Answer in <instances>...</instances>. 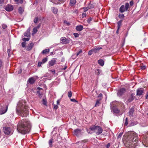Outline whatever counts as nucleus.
I'll list each match as a JSON object with an SVG mask.
<instances>
[{"label":"nucleus","mask_w":148,"mask_h":148,"mask_svg":"<svg viewBox=\"0 0 148 148\" xmlns=\"http://www.w3.org/2000/svg\"><path fill=\"white\" fill-rule=\"evenodd\" d=\"M31 127L30 122L27 119L20 121L17 125V130L22 134H25L29 133Z\"/></svg>","instance_id":"nucleus-1"},{"label":"nucleus","mask_w":148,"mask_h":148,"mask_svg":"<svg viewBox=\"0 0 148 148\" xmlns=\"http://www.w3.org/2000/svg\"><path fill=\"white\" fill-rule=\"evenodd\" d=\"M28 107L26 105V102L24 100H21L18 103L16 109V112L21 116L26 117L28 114Z\"/></svg>","instance_id":"nucleus-2"},{"label":"nucleus","mask_w":148,"mask_h":148,"mask_svg":"<svg viewBox=\"0 0 148 148\" xmlns=\"http://www.w3.org/2000/svg\"><path fill=\"white\" fill-rule=\"evenodd\" d=\"M128 138H130V139L129 141L127 142L128 145L130 147H135L136 145V144L138 142L137 134L134 131L130 132L129 133Z\"/></svg>","instance_id":"nucleus-3"},{"label":"nucleus","mask_w":148,"mask_h":148,"mask_svg":"<svg viewBox=\"0 0 148 148\" xmlns=\"http://www.w3.org/2000/svg\"><path fill=\"white\" fill-rule=\"evenodd\" d=\"M90 129L93 132H95L97 135H100L103 132L102 128L99 126H92L90 127Z\"/></svg>","instance_id":"nucleus-4"},{"label":"nucleus","mask_w":148,"mask_h":148,"mask_svg":"<svg viewBox=\"0 0 148 148\" xmlns=\"http://www.w3.org/2000/svg\"><path fill=\"white\" fill-rule=\"evenodd\" d=\"M129 3H125V6L124 5H122L120 8L119 11L121 13H123L125 11H129Z\"/></svg>","instance_id":"nucleus-5"},{"label":"nucleus","mask_w":148,"mask_h":148,"mask_svg":"<svg viewBox=\"0 0 148 148\" xmlns=\"http://www.w3.org/2000/svg\"><path fill=\"white\" fill-rule=\"evenodd\" d=\"M0 113L1 114H5L7 111L8 109V105H6L3 103L0 104Z\"/></svg>","instance_id":"nucleus-6"},{"label":"nucleus","mask_w":148,"mask_h":148,"mask_svg":"<svg viewBox=\"0 0 148 148\" xmlns=\"http://www.w3.org/2000/svg\"><path fill=\"white\" fill-rule=\"evenodd\" d=\"M70 42V39L66 38L65 37H62L60 39V42L63 44L69 43Z\"/></svg>","instance_id":"nucleus-7"},{"label":"nucleus","mask_w":148,"mask_h":148,"mask_svg":"<svg viewBox=\"0 0 148 148\" xmlns=\"http://www.w3.org/2000/svg\"><path fill=\"white\" fill-rule=\"evenodd\" d=\"M73 134L75 136L78 137L82 134V130L78 128L75 129L74 131Z\"/></svg>","instance_id":"nucleus-8"},{"label":"nucleus","mask_w":148,"mask_h":148,"mask_svg":"<svg viewBox=\"0 0 148 148\" xmlns=\"http://www.w3.org/2000/svg\"><path fill=\"white\" fill-rule=\"evenodd\" d=\"M135 98V94L134 93H132L130 95L128 96V100L127 101V103H129L132 101Z\"/></svg>","instance_id":"nucleus-9"},{"label":"nucleus","mask_w":148,"mask_h":148,"mask_svg":"<svg viewBox=\"0 0 148 148\" xmlns=\"http://www.w3.org/2000/svg\"><path fill=\"white\" fill-rule=\"evenodd\" d=\"M4 130V133L6 135H9L10 134L11 130L10 127H3Z\"/></svg>","instance_id":"nucleus-10"},{"label":"nucleus","mask_w":148,"mask_h":148,"mask_svg":"<svg viewBox=\"0 0 148 148\" xmlns=\"http://www.w3.org/2000/svg\"><path fill=\"white\" fill-rule=\"evenodd\" d=\"M126 90L125 88H120L117 92V94L118 96H121L125 92Z\"/></svg>","instance_id":"nucleus-11"},{"label":"nucleus","mask_w":148,"mask_h":148,"mask_svg":"<svg viewBox=\"0 0 148 148\" xmlns=\"http://www.w3.org/2000/svg\"><path fill=\"white\" fill-rule=\"evenodd\" d=\"M57 60L56 58H53L48 63V64L50 66H53L55 64H56V61Z\"/></svg>","instance_id":"nucleus-12"},{"label":"nucleus","mask_w":148,"mask_h":148,"mask_svg":"<svg viewBox=\"0 0 148 148\" xmlns=\"http://www.w3.org/2000/svg\"><path fill=\"white\" fill-rule=\"evenodd\" d=\"M14 8L12 5L11 4H8L6 7L5 9L7 11H11Z\"/></svg>","instance_id":"nucleus-13"},{"label":"nucleus","mask_w":148,"mask_h":148,"mask_svg":"<svg viewBox=\"0 0 148 148\" xmlns=\"http://www.w3.org/2000/svg\"><path fill=\"white\" fill-rule=\"evenodd\" d=\"M30 27H29L27 29V31L24 33V35L25 36L29 37L30 34Z\"/></svg>","instance_id":"nucleus-14"},{"label":"nucleus","mask_w":148,"mask_h":148,"mask_svg":"<svg viewBox=\"0 0 148 148\" xmlns=\"http://www.w3.org/2000/svg\"><path fill=\"white\" fill-rule=\"evenodd\" d=\"M143 92V89L141 88L138 89L137 90L136 95H141Z\"/></svg>","instance_id":"nucleus-15"},{"label":"nucleus","mask_w":148,"mask_h":148,"mask_svg":"<svg viewBox=\"0 0 148 148\" xmlns=\"http://www.w3.org/2000/svg\"><path fill=\"white\" fill-rule=\"evenodd\" d=\"M35 81L36 80L34 77H31L28 79L27 82L30 84H33Z\"/></svg>","instance_id":"nucleus-16"},{"label":"nucleus","mask_w":148,"mask_h":148,"mask_svg":"<svg viewBox=\"0 0 148 148\" xmlns=\"http://www.w3.org/2000/svg\"><path fill=\"white\" fill-rule=\"evenodd\" d=\"M34 44L33 42H31L29 44L27 47L26 49L27 51L31 50L34 46Z\"/></svg>","instance_id":"nucleus-17"},{"label":"nucleus","mask_w":148,"mask_h":148,"mask_svg":"<svg viewBox=\"0 0 148 148\" xmlns=\"http://www.w3.org/2000/svg\"><path fill=\"white\" fill-rule=\"evenodd\" d=\"M77 2L76 0H70L69 5L71 6H73L75 5Z\"/></svg>","instance_id":"nucleus-18"},{"label":"nucleus","mask_w":148,"mask_h":148,"mask_svg":"<svg viewBox=\"0 0 148 148\" xmlns=\"http://www.w3.org/2000/svg\"><path fill=\"white\" fill-rule=\"evenodd\" d=\"M83 26L82 25H79L78 26H77L76 27V29L78 31H81L83 29Z\"/></svg>","instance_id":"nucleus-19"},{"label":"nucleus","mask_w":148,"mask_h":148,"mask_svg":"<svg viewBox=\"0 0 148 148\" xmlns=\"http://www.w3.org/2000/svg\"><path fill=\"white\" fill-rule=\"evenodd\" d=\"M102 49V48L100 47H97L96 48L92 49L94 53H96L98 52V51H99L101 49Z\"/></svg>","instance_id":"nucleus-20"},{"label":"nucleus","mask_w":148,"mask_h":148,"mask_svg":"<svg viewBox=\"0 0 148 148\" xmlns=\"http://www.w3.org/2000/svg\"><path fill=\"white\" fill-rule=\"evenodd\" d=\"M51 10L52 12L54 14H56L58 12V9L57 8L53 7L51 8Z\"/></svg>","instance_id":"nucleus-21"},{"label":"nucleus","mask_w":148,"mask_h":148,"mask_svg":"<svg viewBox=\"0 0 148 148\" xmlns=\"http://www.w3.org/2000/svg\"><path fill=\"white\" fill-rule=\"evenodd\" d=\"M98 63L101 66H103L104 64V61L102 59H100L98 61Z\"/></svg>","instance_id":"nucleus-22"},{"label":"nucleus","mask_w":148,"mask_h":148,"mask_svg":"<svg viewBox=\"0 0 148 148\" xmlns=\"http://www.w3.org/2000/svg\"><path fill=\"white\" fill-rule=\"evenodd\" d=\"M134 110L133 109L131 108L129 112V114L130 116H133Z\"/></svg>","instance_id":"nucleus-23"},{"label":"nucleus","mask_w":148,"mask_h":148,"mask_svg":"<svg viewBox=\"0 0 148 148\" xmlns=\"http://www.w3.org/2000/svg\"><path fill=\"white\" fill-rule=\"evenodd\" d=\"M95 4L94 3H92L90 2L88 6V8L89 9L92 8H94L95 6Z\"/></svg>","instance_id":"nucleus-24"},{"label":"nucleus","mask_w":148,"mask_h":148,"mask_svg":"<svg viewBox=\"0 0 148 148\" xmlns=\"http://www.w3.org/2000/svg\"><path fill=\"white\" fill-rule=\"evenodd\" d=\"M122 21L123 20L121 19L117 22L118 28V29H119L121 26Z\"/></svg>","instance_id":"nucleus-25"},{"label":"nucleus","mask_w":148,"mask_h":148,"mask_svg":"<svg viewBox=\"0 0 148 148\" xmlns=\"http://www.w3.org/2000/svg\"><path fill=\"white\" fill-rule=\"evenodd\" d=\"M49 51V49H47L43 50L42 52V53L43 54H47Z\"/></svg>","instance_id":"nucleus-26"},{"label":"nucleus","mask_w":148,"mask_h":148,"mask_svg":"<svg viewBox=\"0 0 148 148\" xmlns=\"http://www.w3.org/2000/svg\"><path fill=\"white\" fill-rule=\"evenodd\" d=\"M101 99H97V100L95 104V107H97L99 106V105L101 104V102H100V101Z\"/></svg>","instance_id":"nucleus-27"},{"label":"nucleus","mask_w":148,"mask_h":148,"mask_svg":"<svg viewBox=\"0 0 148 148\" xmlns=\"http://www.w3.org/2000/svg\"><path fill=\"white\" fill-rule=\"evenodd\" d=\"M24 9L21 7H20L19 8L18 11V12L20 14H21L24 11Z\"/></svg>","instance_id":"nucleus-28"},{"label":"nucleus","mask_w":148,"mask_h":148,"mask_svg":"<svg viewBox=\"0 0 148 148\" xmlns=\"http://www.w3.org/2000/svg\"><path fill=\"white\" fill-rule=\"evenodd\" d=\"M113 110L114 112L116 113H119L120 112L119 110L116 108H114L113 109Z\"/></svg>","instance_id":"nucleus-29"},{"label":"nucleus","mask_w":148,"mask_h":148,"mask_svg":"<svg viewBox=\"0 0 148 148\" xmlns=\"http://www.w3.org/2000/svg\"><path fill=\"white\" fill-rule=\"evenodd\" d=\"M53 142V139H51L49 140V144L50 147H52V143Z\"/></svg>","instance_id":"nucleus-30"},{"label":"nucleus","mask_w":148,"mask_h":148,"mask_svg":"<svg viewBox=\"0 0 148 148\" xmlns=\"http://www.w3.org/2000/svg\"><path fill=\"white\" fill-rule=\"evenodd\" d=\"M118 17L120 19H122L124 18L125 16L123 14H119Z\"/></svg>","instance_id":"nucleus-31"},{"label":"nucleus","mask_w":148,"mask_h":148,"mask_svg":"<svg viewBox=\"0 0 148 148\" xmlns=\"http://www.w3.org/2000/svg\"><path fill=\"white\" fill-rule=\"evenodd\" d=\"M100 71H100V70H99L98 69H97L95 70V73L97 75H98L100 74Z\"/></svg>","instance_id":"nucleus-32"},{"label":"nucleus","mask_w":148,"mask_h":148,"mask_svg":"<svg viewBox=\"0 0 148 148\" xmlns=\"http://www.w3.org/2000/svg\"><path fill=\"white\" fill-rule=\"evenodd\" d=\"M42 102L43 104L45 106H47V101L45 99H43L42 100Z\"/></svg>","instance_id":"nucleus-33"},{"label":"nucleus","mask_w":148,"mask_h":148,"mask_svg":"<svg viewBox=\"0 0 148 148\" xmlns=\"http://www.w3.org/2000/svg\"><path fill=\"white\" fill-rule=\"evenodd\" d=\"M37 29L35 27L33 29V33L32 34H35L38 31Z\"/></svg>","instance_id":"nucleus-34"},{"label":"nucleus","mask_w":148,"mask_h":148,"mask_svg":"<svg viewBox=\"0 0 148 148\" xmlns=\"http://www.w3.org/2000/svg\"><path fill=\"white\" fill-rule=\"evenodd\" d=\"M72 93L71 91H69L68 92L67 95L68 96L69 98H71L72 96Z\"/></svg>","instance_id":"nucleus-35"},{"label":"nucleus","mask_w":148,"mask_h":148,"mask_svg":"<svg viewBox=\"0 0 148 148\" xmlns=\"http://www.w3.org/2000/svg\"><path fill=\"white\" fill-rule=\"evenodd\" d=\"M47 61V58H45L42 59V63H45Z\"/></svg>","instance_id":"nucleus-36"},{"label":"nucleus","mask_w":148,"mask_h":148,"mask_svg":"<svg viewBox=\"0 0 148 148\" xmlns=\"http://www.w3.org/2000/svg\"><path fill=\"white\" fill-rule=\"evenodd\" d=\"M38 20V17H36L34 20V22L35 23H37Z\"/></svg>","instance_id":"nucleus-37"},{"label":"nucleus","mask_w":148,"mask_h":148,"mask_svg":"<svg viewBox=\"0 0 148 148\" xmlns=\"http://www.w3.org/2000/svg\"><path fill=\"white\" fill-rule=\"evenodd\" d=\"M92 18L91 17H89V18L87 20V22L88 23H90L91 21L92 20Z\"/></svg>","instance_id":"nucleus-38"},{"label":"nucleus","mask_w":148,"mask_h":148,"mask_svg":"<svg viewBox=\"0 0 148 148\" xmlns=\"http://www.w3.org/2000/svg\"><path fill=\"white\" fill-rule=\"evenodd\" d=\"M2 28L3 29H6L7 27V25L4 24H2Z\"/></svg>","instance_id":"nucleus-39"},{"label":"nucleus","mask_w":148,"mask_h":148,"mask_svg":"<svg viewBox=\"0 0 148 148\" xmlns=\"http://www.w3.org/2000/svg\"><path fill=\"white\" fill-rule=\"evenodd\" d=\"M93 52V51L92 49H91L89 51L88 53V55H91L92 54V53Z\"/></svg>","instance_id":"nucleus-40"},{"label":"nucleus","mask_w":148,"mask_h":148,"mask_svg":"<svg viewBox=\"0 0 148 148\" xmlns=\"http://www.w3.org/2000/svg\"><path fill=\"white\" fill-rule=\"evenodd\" d=\"M29 40V38H23L22 39V40L24 41V42H25L26 41H28Z\"/></svg>","instance_id":"nucleus-41"},{"label":"nucleus","mask_w":148,"mask_h":148,"mask_svg":"<svg viewBox=\"0 0 148 148\" xmlns=\"http://www.w3.org/2000/svg\"><path fill=\"white\" fill-rule=\"evenodd\" d=\"M83 9H84V12H86L89 9L88 7V6L87 7H84L83 8Z\"/></svg>","instance_id":"nucleus-42"},{"label":"nucleus","mask_w":148,"mask_h":148,"mask_svg":"<svg viewBox=\"0 0 148 148\" xmlns=\"http://www.w3.org/2000/svg\"><path fill=\"white\" fill-rule=\"evenodd\" d=\"M22 46L23 47H25L26 45V43L25 42H23L21 43Z\"/></svg>","instance_id":"nucleus-43"},{"label":"nucleus","mask_w":148,"mask_h":148,"mask_svg":"<svg viewBox=\"0 0 148 148\" xmlns=\"http://www.w3.org/2000/svg\"><path fill=\"white\" fill-rule=\"evenodd\" d=\"M128 119L127 118V117L125 119V125H128Z\"/></svg>","instance_id":"nucleus-44"},{"label":"nucleus","mask_w":148,"mask_h":148,"mask_svg":"<svg viewBox=\"0 0 148 148\" xmlns=\"http://www.w3.org/2000/svg\"><path fill=\"white\" fill-rule=\"evenodd\" d=\"M53 109L55 110L57 109L58 108V106L57 105H54L53 104Z\"/></svg>","instance_id":"nucleus-45"},{"label":"nucleus","mask_w":148,"mask_h":148,"mask_svg":"<svg viewBox=\"0 0 148 148\" xmlns=\"http://www.w3.org/2000/svg\"><path fill=\"white\" fill-rule=\"evenodd\" d=\"M4 0H0V6H2L3 5Z\"/></svg>","instance_id":"nucleus-46"},{"label":"nucleus","mask_w":148,"mask_h":148,"mask_svg":"<svg viewBox=\"0 0 148 148\" xmlns=\"http://www.w3.org/2000/svg\"><path fill=\"white\" fill-rule=\"evenodd\" d=\"M37 94L39 97H40L41 96L42 94L39 91H37Z\"/></svg>","instance_id":"nucleus-47"},{"label":"nucleus","mask_w":148,"mask_h":148,"mask_svg":"<svg viewBox=\"0 0 148 148\" xmlns=\"http://www.w3.org/2000/svg\"><path fill=\"white\" fill-rule=\"evenodd\" d=\"M73 35L75 37H78L79 36V34L77 33H74L73 34Z\"/></svg>","instance_id":"nucleus-48"},{"label":"nucleus","mask_w":148,"mask_h":148,"mask_svg":"<svg viewBox=\"0 0 148 148\" xmlns=\"http://www.w3.org/2000/svg\"><path fill=\"white\" fill-rule=\"evenodd\" d=\"M82 50H80L76 54L77 56H78L80 54L82 53Z\"/></svg>","instance_id":"nucleus-49"},{"label":"nucleus","mask_w":148,"mask_h":148,"mask_svg":"<svg viewBox=\"0 0 148 148\" xmlns=\"http://www.w3.org/2000/svg\"><path fill=\"white\" fill-rule=\"evenodd\" d=\"M86 13H83L82 14V17L83 18L86 17Z\"/></svg>","instance_id":"nucleus-50"},{"label":"nucleus","mask_w":148,"mask_h":148,"mask_svg":"<svg viewBox=\"0 0 148 148\" xmlns=\"http://www.w3.org/2000/svg\"><path fill=\"white\" fill-rule=\"evenodd\" d=\"M64 22L65 24H66L68 26H69L70 25V23L69 22H67L66 21H64Z\"/></svg>","instance_id":"nucleus-51"},{"label":"nucleus","mask_w":148,"mask_h":148,"mask_svg":"<svg viewBox=\"0 0 148 148\" xmlns=\"http://www.w3.org/2000/svg\"><path fill=\"white\" fill-rule=\"evenodd\" d=\"M146 68V66H141V69L143 70H145Z\"/></svg>","instance_id":"nucleus-52"},{"label":"nucleus","mask_w":148,"mask_h":148,"mask_svg":"<svg viewBox=\"0 0 148 148\" xmlns=\"http://www.w3.org/2000/svg\"><path fill=\"white\" fill-rule=\"evenodd\" d=\"M70 100H71V101L72 102H77V101L76 100H75V99H71Z\"/></svg>","instance_id":"nucleus-53"},{"label":"nucleus","mask_w":148,"mask_h":148,"mask_svg":"<svg viewBox=\"0 0 148 148\" xmlns=\"http://www.w3.org/2000/svg\"><path fill=\"white\" fill-rule=\"evenodd\" d=\"M130 6H132L134 4V2L133 1H131L130 3Z\"/></svg>","instance_id":"nucleus-54"},{"label":"nucleus","mask_w":148,"mask_h":148,"mask_svg":"<svg viewBox=\"0 0 148 148\" xmlns=\"http://www.w3.org/2000/svg\"><path fill=\"white\" fill-rule=\"evenodd\" d=\"M110 146V143H108L107 145H106V148H108Z\"/></svg>","instance_id":"nucleus-55"},{"label":"nucleus","mask_w":148,"mask_h":148,"mask_svg":"<svg viewBox=\"0 0 148 148\" xmlns=\"http://www.w3.org/2000/svg\"><path fill=\"white\" fill-rule=\"evenodd\" d=\"M41 25V23H39L37 27H35L37 28V29H39Z\"/></svg>","instance_id":"nucleus-56"},{"label":"nucleus","mask_w":148,"mask_h":148,"mask_svg":"<svg viewBox=\"0 0 148 148\" xmlns=\"http://www.w3.org/2000/svg\"><path fill=\"white\" fill-rule=\"evenodd\" d=\"M42 62H39L38 63V66H40L42 64Z\"/></svg>","instance_id":"nucleus-57"},{"label":"nucleus","mask_w":148,"mask_h":148,"mask_svg":"<svg viewBox=\"0 0 148 148\" xmlns=\"http://www.w3.org/2000/svg\"><path fill=\"white\" fill-rule=\"evenodd\" d=\"M22 71V69H20L18 71V74H20L21 73Z\"/></svg>","instance_id":"nucleus-58"},{"label":"nucleus","mask_w":148,"mask_h":148,"mask_svg":"<svg viewBox=\"0 0 148 148\" xmlns=\"http://www.w3.org/2000/svg\"><path fill=\"white\" fill-rule=\"evenodd\" d=\"M50 71H51L53 74H55V70H50Z\"/></svg>","instance_id":"nucleus-59"},{"label":"nucleus","mask_w":148,"mask_h":148,"mask_svg":"<svg viewBox=\"0 0 148 148\" xmlns=\"http://www.w3.org/2000/svg\"><path fill=\"white\" fill-rule=\"evenodd\" d=\"M103 96L102 94L101 93H100L99 95L98 96V97H102Z\"/></svg>","instance_id":"nucleus-60"},{"label":"nucleus","mask_w":148,"mask_h":148,"mask_svg":"<svg viewBox=\"0 0 148 148\" xmlns=\"http://www.w3.org/2000/svg\"><path fill=\"white\" fill-rule=\"evenodd\" d=\"M123 134V133H120L119 135L118 136V138H119L120 137H121L122 135Z\"/></svg>","instance_id":"nucleus-61"},{"label":"nucleus","mask_w":148,"mask_h":148,"mask_svg":"<svg viewBox=\"0 0 148 148\" xmlns=\"http://www.w3.org/2000/svg\"><path fill=\"white\" fill-rule=\"evenodd\" d=\"M2 62L1 60H0V69L1 68L2 66Z\"/></svg>","instance_id":"nucleus-62"},{"label":"nucleus","mask_w":148,"mask_h":148,"mask_svg":"<svg viewBox=\"0 0 148 148\" xmlns=\"http://www.w3.org/2000/svg\"><path fill=\"white\" fill-rule=\"evenodd\" d=\"M145 96H146V99H148V92H147Z\"/></svg>","instance_id":"nucleus-63"},{"label":"nucleus","mask_w":148,"mask_h":148,"mask_svg":"<svg viewBox=\"0 0 148 148\" xmlns=\"http://www.w3.org/2000/svg\"><path fill=\"white\" fill-rule=\"evenodd\" d=\"M59 1L61 2V3H63L65 2L66 0H58Z\"/></svg>","instance_id":"nucleus-64"}]
</instances>
